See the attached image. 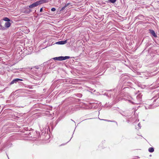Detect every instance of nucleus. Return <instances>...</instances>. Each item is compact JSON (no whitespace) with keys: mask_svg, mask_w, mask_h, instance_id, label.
<instances>
[{"mask_svg":"<svg viewBox=\"0 0 159 159\" xmlns=\"http://www.w3.org/2000/svg\"><path fill=\"white\" fill-rule=\"evenodd\" d=\"M70 57L69 56L62 57L61 56L58 57H55L53 58L55 60L58 61H62L66 60V59H69Z\"/></svg>","mask_w":159,"mask_h":159,"instance_id":"nucleus-1","label":"nucleus"},{"mask_svg":"<svg viewBox=\"0 0 159 159\" xmlns=\"http://www.w3.org/2000/svg\"><path fill=\"white\" fill-rule=\"evenodd\" d=\"M39 5H40L39 2V1H38L30 5L29 6V7L30 8H32L38 6Z\"/></svg>","mask_w":159,"mask_h":159,"instance_id":"nucleus-2","label":"nucleus"},{"mask_svg":"<svg viewBox=\"0 0 159 159\" xmlns=\"http://www.w3.org/2000/svg\"><path fill=\"white\" fill-rule=\"evenodd\" d=\"M23 80L20 79H16L13 80L11 83V84H13L15 83H16L17 82L19 81H22Z\"/></svg>","mask_w":159,"mask_h":159,"instance_id":"nucleus-3","label":"nucleus"},{"mask_svg":"<svg viewBox=\"0 0 159 159\" xmlns=\"http://www.w3.org/2000/svg\"><path fill=\"white\" fill-rule=\"evenodd\" d=\"M67 43V40L61 41L57 42L56 43L58 44H64Z\"/></svg>","mask_w":159,"mask_h":159,"instance_id":"nucleus-4","label":"nucleus"},{"mask_svg":"<svg viewBox=\"0 0 159 159\" xmlns=\"http://www.w3.org/2000/svg\"><path fill=\"white\" fill-rule=\"evenodd\" d=\"M11 24L9 22H6L5 23V26L6 28H8L10 26Z\"/></svg>","mask_w":159,"mask_h":159,"instance_id":"nucleus-5","label":"nucleus"},{"mask_svg":"<svg viewBox=\"0 0 159 159\" xmlns=\"http://www.w3.org/2000/svg\"><path fill=\"white\" fill-rule=\"evenodd\" d=\"M39 2L40 5L44 3H46L48 2V0H39Z\"/></svg>","mask_w":159,"mask_h":159,"instance_id":"nucleus-6","label":"nucleus"},{"mask_svg":"<svg viewBox=\"0 0 159 159\" xmlns=\"http://www.w3.org/2000/svg\"><path fill=\"white\" fill-rule=\"evenodd\" d=\"M150 32L153 36L154 37L156 36L155 33L153 30H150Z\"/></svg>","mask_w":159,"mask_h":159,"instance_id":"nucleus-7","label":"nucleus"},{"mask_svg":"<svg viewBox=\"0 0 159 159\" xmlns=\"http://www.w3.org/2000/svg\"><path fill=\"white\" fill-rule=\"evenodd\" d=\"M149 151L150 152H154V149L153 148H150L148 149Z\"/></svg>","mask_w":159,"mask_h":159,"instance_id":"nucleus-8","label":"nucleus"},{"mask_svg":"<svg viewBox=\"0 0 159 159\" xmlns=\"http://www.w3.org/2000/svg\"><path fill=\"white\" fill-rule=\"evenodd\" d=\"M3 20L7 22H9L10 21V20L7 17H5L4 18Z\"/></svg>","mask_w":159,"mask_h":159,"instance_id":"nucleus-9","label":"nucleus"},{"mask_svg":"<svg viewBox=\"0 0 159 159\" xmlns=\"http://www.w3.org/2000/svg\"><path fill=\"white\" fill-rule=\"evenodd\" d=\"M68 4H66L64 7H62L61 8V9L60 11H62L66 7H67L68 6Z\"/></svg>","mask_w":159,"mask_h":159,"instance_id":"nucleus-10","label":"nucleus"},{"mask_svg":"<svg viewBox=\"0 0 159 159\" xmlns=\"http://www.w3.org/2000/svg\"><path fill=\"white\" fill-rule=\"evenodd\" d=\"M137 98L138 99H139V100H140L141 99V95H138L137 96Z\"/></svg>","mask_w":159,"mask_h":159,"instance_id":"nucleus-11","label":"nucleus"},{"mask_svg":"<svg viewBox=\"0 0 159 159\" xmlns=\"http://www.w3.org/2000/svg\"><path fill=\"white\" fill-rule=\"evenodd\" d=\"M109 1L111 2L112 3H114L116 1V0H109Z\"/></svg>","mask_w":159,"mask_h":159,"instance_id":"nucleus-12","label":"nucleus"},{"mask_svg":"<svg viewBox=\"0 0 159 159\" xmlns=\"http://www.w3.org/2000/svg\"><path fill=\"white\" fill-rule=\"evenodd\" d=\"M30 12V11L29 10L28 11V10H26L24 12L25 13H29Z\"/></svg>","mask_w":159,"mask_h":159,"instance_id":"nucleus-13","label":"nucleus"},{"mask_svg":"<svg viewBox=\"0 0 159 159\" xmlns=\"http://www.w3.org/2000/svg\"><path fill=\"white\" fill-rule=\"evenodd\" d=\"M56 10V9L55 8H52L51 9V11H54Z\"/></svg>","mask_w":159,"mask_h":159,"instance_id":"nucleus-14","label":"nucleus"},{"mask_svg":"<svg viewBox=\"0 0 159 159\" xmlns=\"http://www.w3.org/2000/svg\"><path fill=\"white\" fill-rule=\"evenodd\" d=\"M43 11V9L42 8H41L40 9V12H42Z\"/></svg>","mask_w":159,"mask_h":159,"instance_id":"nucleus-15","label":"nucleus"},{"mask_svg":"<svg viewBox=\"0 0 159 159\" xmlns=\"http://www.w3.org/2000/svg\"><path fill=\"white\" fill-rule=\"evenodd\" d=\"M138 126L140 127V123H139V124H138Z\"/></svg>","mask_w":159,"mask_h":159,"instance_id":"nucleus-16","label":"nucleus"},{"mask_svg":"<svg viewBox=\"0 0 159 159\" xmlns=\"http://www.w3.org/2000/svg\"><path fill=\"white\" fill-rule=\"evenodd\" d=\"M145 109H148L146 107H145Z\"/></svg>","mask_w":159,"mask_h":159,"instance_id":"nucleus-17","label":"nucleus"},{"mask_svg":"<svg viewBox=\"0 0 159 159\" xmlns=\"http://www.w3.org/2000/svg\"><path fill=\"white\" fill-rule=\"evenodd\" d=\"M105 120L106 121H109V120Z\"/></svg>","mask_w":159,"mask_h":159,"instance_id":"nucleus-18","label":"nucleus"},{"mask_svg":"<svg viewBox=\"0 0 159 159\" xmlns=\"http://www.w3.org/2000/svg\"><path fill=\"white\" fill-rule=\"evenodd\" d=\"M140 127H139L138 128V129H140Z\"/></svg>","mask_w":159,"mask_h":159,"instance_id":"nucleus-19","label":"nucleus"}]
</instances>
